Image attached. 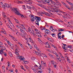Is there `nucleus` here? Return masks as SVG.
<instances>
[{
  "instance_id": "7ed1b4c3",
  "label": "nucleus",
  "mask_w": 73,
  "mask_h": 73,
  "mask_svg": "<svg viewBox=\"0 0 73 73\" xmlns=\"http://www.w3.org/2000/svg\"><path fill=\"white\" fill-rule=\"evenodd\" d=\"M50 1L51 3L52 4H53V5H51V7H52V8H58L55 6V5H56V3H55L54 2V1H52V0H50Z\"/></svg>"
},
{
  "instance_id": "8fccbe9b",
  "label": "nucleus",
  "mask_w": 73,
  "mask_h": 73,
  "mask_svg": "<svg viewBox=\"0 0 73 73\" xmlns=\"http://www.w3.org/2000/svg\"><path fill=\"white\" fill-rule=\"evenodd\" d=\"M0 42L1 43V44H0V48H2V47H3V46H1L0 45H3V43H1V42Z\"/></svg>"
},
{
  "instance_id": "1a4fd4ad",
  "label": "nucleus",
  "mask_w": 73,
  "mask_h": 73,
  "mask_svg": "<svg viewBox=\"0 0 73 73\" xmlns=\"http://www.w3.org/2000/svg\"><path fill=\"white\" fill-rule=\"evenodd\" d=\"M35 19L36 21H40V20H41V18L40 17H38L35 16Z\"/></svg>"
},
{
  "instance_id": "39448f33",
  "label": "nucleus",
  "mask_w": 73,
  "mask_h": 73,
  "mask_svg": "<svg viewBox=\"0 0 73 73\" xmlns=\"http://www.w3.org/2000/svg\"><path fill=\"white\" fill-rule=\"evenodd\" d=\"M68 26H67V27H69V28H72L73 27L71 25H70V23L72 25H73V21H70V22H68Z\"/></svg>"
},
{
  "instance_id": "680f3d73",
  "label": "nucleus",
  "mask_w": 73,
  "mask_h": 73,
  "mask_svg": "<svg viewBox=\"0 0 73 73\" xmlns=\"http://www.w3.org/2000/svg\"><path fill=\"white\" fill-rule=\"evenodd\" d=\"M44 66H45V67H46V63H44Z\"/></svg>"
},
{
  "instance_id": "a18cd8bd",
  "label": "nucleus",
  "mask_w": 73,
  "mask_h": 73,
  "mask_svg": "<svg viewBox=\"0 0 73 73\" xmlns=\"http://www.w3.org/2000/svg\"><path fill=\"white\" fill-rule=\"evenodd\" d=\"M15 53L16 54V55H19V54L17 51H15Z\"/></svg>"
},
{
  "instance_id": "4d7b16f0",
  "label": "nucleus",
  "mask_w": 73,
  "mask_h": 73,
  "mask_svg": "<svg viewBox=\"0 0 73 73\" xmlns=\"http://www.w3.org/2000/svg\"><path fill=\"white\" fill-rule=\"evenodd\" d=\"M7 63L8 66H10V64L9 63V62H7Z\"/></svg>"
},
{
  "instance_id": "49530a36",
  "label": "nucleus",
  "mask_w": 73,
  "mask_h": 73,
  "mask_svg": "<svg viewBox=\"0 0 73 73\" xmlns=\"http://www.w3.org/2000/svg\"><path fill=\"white\" fill-rule=\"evenodd\" d=\"M58 38H60V39H61V36H60L59 35H58Z\"/></svg>"
},
{
  "instance_id": "412c9836",
  "label": "nucleus",
  "mask_w": 73,
  "mask_h": 73,
  "mask_svg": "<svg viewBox=\"0 0 73 73\" xmlns=\"http://www.w3.org/2000/svg\"><path fill=\"white\" fill-rule=\"evenodd\" d=\"M2 14L3 15V16L4 18H5L6 17H7V16L5 15V13L4 12H3Z\"/></svg>"
},
{
  "instance_id": "9b49d317",
  "label": "nucleus",
  "mask_w": 73,
  "mask_h": 73,
  "mask_svg": "<svg viewBox=\"0 0 73 73\" xmlns=\"http://www.w3.org/2000/svg\"><path fill=\"white\" fill-rule=\"evenodd\" d=\"M52 64L54 66V68H56V67L57 66V65H56V63L54 61L52 62Z\"/></svg>"
},
{
  "instance_id": "5fc2aeb1",
  "label": "nucleus",
  "mask_w": 73,
  "mask_h": 73,
  "mask_svg": "<svg viewBox=\"0 0 73 73\" xmlns=\"http://www.w3.org/2000/svg\"><path fill=\"white\" fill-rule=\"evenodd\" d=\"M21 25V28H24L25 27H24V26L23 25Z\"/></svg>"
},
{
  "instance_id": "de8ad7c7",
  "label": "nucleus",
  "mask_w": 73,
  "mask_h": 73,
  "mask_svg": "<svg viewBox=\"0 0 73 73\" xmlns=\"http://www.w3.org/2000/svg\"><path fill=\"white\" fill-rule=\"evenodd\" d=\"M36 50H38V52H40V50H39V49L38 48V47H36Z\"/></svg>"
},
{
  "instance_id": "0e129e2a",
  "label": "nucleus",
  "mask_w": 73,
  "mask_h": 73,
  "mask_svg": "<svg viewBox=\"0 0 73 73\" xmlns=\"http://www.w3.org/2000/svg\"><path fill=\"white\" fill-rule=\"evenodd\" d=\"M59 22H61L62 23H64V21H62L61 20H60L59 21Z\"/></svg>"
},
{
  "instance_id": "2eb2a0df",
  "label": "nucleus",
  "mask_w": 73,
  "mask_h": 73,
  "mask_svg": "<svg viewBox=\"0 0 73 73\" xmlns=\"http://www.w3.org/2000/svg\"><path fill=\"white\" fill-rule=\"evenodd\" d=\"M35 53H36V54H37V55H40V57L41 56V54L40 53V52H38L36 51H35Z\"/></svg>"
},
{
  "instance_id": "6e6552de",
  "label": "nucleus",
  "mask_w": 73,
  "mask_h": 73,
  "mask_svg": "<svg viewBox=\"0 0 73 73\" xmlns=\"http://www.w3.org/2000/svg\"><path fill=\"white\" fill-rule=\"evenodd\" d=\"M53 9L54 11V12H62V11H60V9H56L55 8H53Z\"/></svg>"
},
{
  "instance_id": "c756f323",
  "label": "nucleus",
  "mask_w": 73,
  "mask_h": 73,
  "mask_svg": "<svg viewBox=\"0 0 73 73\" xmlns=\"http://www.w3.org/2000/svg\"><path fill=\"white\" fill-rule=\"evenodd\" d=\"M2 52L3 53H4V52H3V50H2V49H1V50H0V54H1L2 55L3 54L1 53Z\"/></svg>"
},
{
  "instance_id": "b1692460",
  "label": "nucleus",
  "mask_w": 73,
  "mask_h": 73,
  "mask_svg": "<svg viewBox=\"0 0 73 73\" xmlns=\"http://www.w3.org/2000/svg\"><path fill=\"white\" fill-rule=\"evenodd\" d=\"M32 69L33 70L34 72H35V73H38V72L36 71V70H35V68H32Z\"/></svg>"
},
{
  "instance_id": "774afa93",
  "label": "nucleus",
  "mask_w": 73,
  "mask_h": 73,
  "mask_svg": "<svg viewBox=\"0 0 73 73\" xmlns=\"http://www.w3.org/2000/svg\"><path fill=\"white\" fill-rule=\"evenodd\" d=\"M69 50L71 52H72V53H73V50Z\"/></svg>"
},
{
  "instance_id": "9d476101",
  "label": "nucleus",
  "mask_w": 73,
  "mask_h": 73,
  "mask_svg": "<svg viewBox=\"0 0 73 73\" xmlns=\"http://www.w3.org/2000/svg\"><path fill=\"white\" fill-rule=\"evenodd\" d=\"M36 35L39 37H41V34L39 32H36Z\"/></svg>"
},
{
  "instance_id": "aec40b11",
  "label": "nucleus",
  "mask_w": 73,
  "mask_h": 73,
  "mask_svg": "<svg viewBox=\"0 0 73 73\" xmlns=\"http://www.w3.org/2000/svg\"><path fill=\"white\" fill-rule=\"evenodd\" d=\"M65 7H66V8L70 10V11H72L71 9V8H69V7L68 6V5H65Z\"/></svg>"
},
{
  "instance_id": "2f4dec72",
  "label": "nucleus",
  "mask_w": 73,
  "mask_h": 73,
  "mask_svg": "<svg viewBox=\"0 0 73 73\" xmlns=\"http://www.w3.org/2000/svg\"><path fill=\"white\" fill-rule=\"evenodd\" d=\"M2 49H1L3 50H6V48H5V46H2Z\"/></svg>"
},
{
  "instance_id": "f3484780",
  "label": "nucleus",
  "mask_w": 73,
  "mask_h": 73,
  "mask_svg": "<svg viewBox=\"0 0 73 73\" xmlns=\"http://www.w3.org/2000/svg\"><path fill=\"white\" fill-rule=\"evenodd\" d=\"M38 70H39L38 72V73H42V71L41 69L40 68H38Z\"/></svg>"
},
{
  "instance_id": "7c9ffc66",
  "label": "nucleus",
  "mask_w": 73,
  "mask_h": 73,
  "mask_svg": "<svg viewBox=\"0 0 73 73\" xmlns=\"http://www.w3.org/2000/svg\"><path fill=\"white\" fill-rule=\"evenodd\" d=\"M63 49H64V50H67V47H64L63 46H62V47Z\"/></svg>"
},
{
  "instance_id": "bb28decb",
  "label": "nucleus",
  "mask_w": 73,
  "mask_h": 73,
  "mask_svg": "<svg viewBox=\"0 0 73 73\" xmlns=\"http://www.w3.org/2000/svg\"><path fill=\"white\" fill-rule=\"evenodd\" d=\"M40 66H39V68H40L41 69V67L42 68V69H44V67L43 66H42V65H41L40 64H39Z\"/></svg>"
},
{
  "instance_id": "37998d69",
  "label": "nucleus",
  "mask_w": 73,
  "mask_h": 73,
  "mask_svg": "<svg viewBox=\"0 0 73 73\" xmlns=\"http://www.w3.org/2000/svg\"><path fill=\"white\" fill-rule=\"evenodd\" d=\"M9 55L10 56V57H12V56H13L12 54V53H9Z\"/></svg>"
},
{
  "instance_id": "a211bd4d",
  "label": "nucleus",
  "mask_w": 73,
  "mask_h": 73,
  "mask_svg": "<svg viewBox=\"0 0 73 73\" xmlns=\"http://www.w3.org/2000/svg\"><path fill=\"white\" fill-rule=\"evenodd\" d=\"M41 14H42V15H43L44 14H45V15H46L47 16H48V15H49V13H46V12H44V13H43L42 12H41Z\"/></svg>"
},
{
  "instance_id": "72a5a7b5",
  "label": "nucleus",
  "mask_w": 73,
  "mask_h": 73,
  "mask_svg": "<svg viewBox=\"0 0 73 73\" xmlns=\"http://www.w3.org/2000/svg\"><path fill=\"white\" fill-rule=\"evenodd\" d=\"M20 31L21 33H25L24 32V31L23 30V29H20Z\"/></svg>"
},
{
  "instance_id": "4c0bfd02",
  "label": "nucleus",
  "mask_w": 73,
  "mask_h": 73,
  "mask_svg": "<svg viewBox=\"0 0 73 73\" xmlns=\"http://www.w3.org/2000/svg\"><path fill=\"white\" fill-rule=\"evenodd\" d=\"M51 35L53 37H55V34L53 33L52 34H51Z\"/></svg>"
},
{
  "instance_id": "3c124183",
  "label": "nucleus",
  "mask_w": 73,
  "mask_h": 73,
  "mask_svg": "<svg viewBox=\"0 0 73 73\" xmlns=\"http://www.w3.org/2000/svg\"><path fill=\"white\" fill-rule=\"evenodd\" d=\"M29 40H30V41L31 42H32V43H33V44L34 43L33 42V41H32V40H31V38H29Z\"/></svg>"
},
{
  "instance_id": "20e7f679",
  "label": "nucleus",
  "mask_w": 73,
  "mask_h": 73,
  "mask_svg": "<svg viewBox=\"0 0 73 73\" xmlns=\"http://www.w3.org/2000/svg\"><path fill=\"white\" fill-rule=\"evenodd\" d=\"M42 31H43L44 30H45V33H46L47 34L49 33L50 32V31L48 29H46V28H42L41 29H40Z\"/></svg>"
},
{
  "instance_id": "338daca9",
  "label": "nucleus",
  "mask_w": 73,
  "mask_h": 73,
  "mask_svg": "<svg viewBox=\"0 0 73 73\" xmlns=\"http://www.w3.org/2000/svg\"><path fill=\"white\" fill-rule=\"evenodd\" d=\"M9 24H12V23H11L10 20H9Z\"/></svg>"
},
{
  "instance_id": "0eeeda50",
  "label": "nucleus",
  "mask_w": 73,
  "mask_h": 73,
  "mask_svg": "<svg viewBox=\"0 0 73 73\" xmlns=\"http://www.w3.org/2000/svg\"><path fill=\"white\" fill-rule=\"evenodd\" d=\"M15 47L16 48V49L15 50V52H20V50L19 48L18 47H17V46L16 44L15 46Z\"/></svg>"
},
{
  "instance_id": "ddd939ff",
  "label": "nucleus",
  "mask_w": 73,
  "mask_h": 73,
  "mask_svg": "<svg viewBox=\"0 0 73 73\" xmlns=\"http://www.w3.org/2000/svg\"><path fill=\"white\" fill-rule=\"evenodd\" d=\"M9 36H10L11 37V38H12L13 39V40H14V41H17V40H16V39L15 38H14V37H13V36H12V35H11L10 34H9Z\"/></svg>"
},
{
  "instance_id": "dca6fc26",
  "label": "nucleus",
  "mask_w": 73,
  "mask_h": 73,
  "mask_svg": "<svg viewBox=\"0 0 73 73\" xmlns=\"http://www.w3.org/2000/svg\"><path fill=\"white\" fill-rule=\"evenodd\" d=\"M29 1H31V0H26V2H28L27 3V4H32V3L31 2Z\"/></svg>"
},
{
  "instance_id": "5701e85b",
  "label": "nucleus",
  "mask_w": 73,
  "mask_h": 73,
  "mask_svg": "<svg viewBox=\"0 0 73 73\" xmlns=\"http://www.w3.org/2000/svg\"><path fill=\"white\" fill-rule=\"evenodd\" d=\"M8 45H10V46H11V47H13L14 46H13V44H11V43L9 42L8 43Z\"/></svg>"
},
{
  "instance_id": "cd10ccee",
  "label": "nucleus",
  "mask_w": 73,
  "mask_h": 73,
  "mask_svg": "<svg viewBox=\"0 0 73 73\" xmlns=\"http://www.w3.org/2000/svg\"><path fill=\"white\" fill-rule=\"evenodd\" d=\"M46 3H47L48 4H49L50 3V1L49 0H44Z\"/></svg>"
},
{
  "instance_id": "ea45409f",
  "label": "nucleus",
  "mask_w": 73,
  "mask_h": 73,
  "mask_svg": "<svg viewBox=\"0 0 73 73\" xmlns=\"http://www.w3.org/2000/svg\"><path fill=\"white\" fill-rule=\"evenodd\" d=\"M51 65H52V63L51 62H49V68L52 66Z\"/></svg>"
},
{
  "instance_id": "4468645a",
  "label": "nucleus",
  "mask_w": 73,
  "mask_h": 73,
  "mask_svg": "<svg viewBox=\"0 0 73 73\" xmlns=\"http://www.w3.org/2000/svg\"><path fill=\"white\" fill-rule=\"evenodd\" d=\"M22 56H21L19 58V59L21 60L24 61L25 60V58H22Z\"/></svg>"
},
{
  "instance_id": "58836bf2",
  "label": "nucleus",
  "mask_w": 73,
  "mask_h": 73,
  "mask_svg": "<svg viewBox=\"0 0 73 73\" xmlns=\"http://www.w3.org/2000/svg\"><path fill=\"white\" fill-rule=\"evenodd\" d=\"M23 35H21L22 36V37H25V35H26V33H23Z\"/></svg>"
},
{
  "instance_id": "864d4df0",
  "label": "nucleus",
  "mask_w": 73,
  "mask_h": 73,
  "mask_svg": "<svg viewBox=\"0 0 73 73\" xmlns=\"http://www.w3.org/2000/svg\"><path fill=\"white\" fill-rule=\"evenodd\" d=\"M25 68H26L27 69H28V68H29L28 67V66H27L26 65H25Z\"/></svg>"
},
{
  "instance_id": "473e14b6",
  "label": "nucleus",
  "mask_w": 73,
  "mask_h": 73,
  "mask_svg": "<svg viewBox=\"0 0 73 73\" xmlns=\"http://www.w3.org/2000/svg\"><path fill=\"white\" fill-rule=\"evenodd\" d=\"M28 45L31 49H32V46H31V45H30L29 43H28Z\"/></svg>"
},
{
  "instance_id": "603ef678",
  "label": "nucleus",
  "mask_w": 73,
  "mask_h": 73,
  "mask_svg": "<svg viewBox=\"0 0 73 73\" xmlns=\"http://www.w3.org/2000/svg\"><path fill=\"white\" fill-rule=\"evenodd\" d=\"M72 6H71V9L72 10H73V4H72V5H71Z\"/></svg>"
},
{
  "instance_id": "13d9d810",
  "label": "nucleus",
  "mask_w": 73,
  "mask_h": 73,
  "mask_svg": "<svg viewBox=\"0 0 73 73\" xmlns=\"http://www.w3.org/2000/svg\"><path fill=\"white\" fill-rule=\"evenodd\" d=\"M67 48H72V46L68 45L67 46Z\"/></svg>"
},
{
  "instance_id": "6ab92c4d",
  "label": "nucleus",
  "mask_w": 73,
  "mask_h": 73,
  "mask_svg": "<svg viewBox=\"0 0 73 73\" xmlns=\"http://www.w3.org/2000/svg\"><path fill=\"white\" fill-rule=\"evenodd\" d=\"M56 3L58 4V5H59L60 7H61V4L60 3L59 1H56Z\"/></svg>"
},
{
  "instance_id": "09e8293b",
  "label": "nucleus",
  "mask_w": 73,
  "mask_h": 73,
  "mask_svg": "<svg viewBox=\"0 0 73 73\" xmlns=\"http://www.w3.org/2000/svg\"><path fill=\"white\" fill-rule=\"evenodd\" d=\"M31 59L32 60H35V58L34 57H32L31 58Z\"/></svg>"
},
{
  "instance_id": "c9c22d12",
  "label": "nucleus",
  "mask_w": 73,
  "mask_h": 73,
  "mask_svg": "<svg viewBox=\"0 0 73 73\" xmlns=\"http://www.w3.org/2000/svg\"><path fill=\"white\" fill-rule=\"evenodd\" d=\"M17 2L18 3H20V4H23V2L21 1H17Z\"/></svg>"
},
{
  "instance_id": "f257e3e1",
  "label": "nucleus",
  "mask_w": 73,
  "mask_h": 73,
  "mask_svg": "<svg viewBox=\"0 0 73 73\" xmlns=\"http://www.w3.org/2000/svg\"><path fill=\"white\" fill-rule=\"evenodd\" d=\"M11 9H12L13 11L14 12H15V13H16V14H17V15L21 16V17H22V18H23V17H24V15H21V14H20V12L17 10V8H11Z\"/></svg>"
},
{
  "instance_id": "bf43d9fd",
  "label": "nucleus",
  "mask_w": 73,
  "mask_h": 73,
  "mask_svg": "<svg viewBox=\"0 0 73 73\" xmlns=\"http://www.w3.org/2000/svg\"><path fill=\"white\" fill-rule=\"evenodd\" d=\"M46 50L47 51H48V52H50V50L48 49H46Z\"/></svg>"
},
{
  "instance_id": "69168bd1",
  "label": "nucleus",
  "mask_w": 73,
  "mask_h": 73,
  "mask_svg": "<svg viewBox=\"0 0 73 73\" xmlns=\"http://www.w3.org/2000/svg\"><path fill=\"white\" fill-rule=\"evenodd\" d=\"M47 40H48L49 41H50L51 40V38H47Z\"/></svg>"
},
{
  "instance_id": "393cba45",
  "label": "nucleus",
  "mask_w": 73,
  "mask_h": 73,
  "mask_svg": "<svg viewBox=\"0 0 73 73\" xmlns=\"http://www.w3.org/2000/svg\"><path fill=\"white\" fill-rule=\"evenodd\" d=\"M48 42H47L46 43V45H48V46H46V47H48V48H50V46H49V45L48 44Z\"/></svg>"
},
{
  "instance_id": "e433bc0d",
  "label": "nucleus",
  "mask_w": 73,
  "mask_h": 73,
  "mask_svg": "<svg viewBox=\"0 0 73 73\" xmlns=\"http://www.w3.org/2000/svg\"><path fill=\"white\" fill-rule=\"evenodd\" d=\"M63 13H64V15L65 16H68V15H69V14H68L66 13L63 12Z\"/></svg>"
},
{
  "instance_id": "6e6d98bb",
  "label": "nucleus",
  "mask_w": 73,
  "mask_h": 73,
  "mask_svg": "<svg viewBox=\"0 0 73 73\" xmlns=\"http://www.w3.org/2000/svg\"><path fill=\"white\" fill-rule=\"evenodd\" d=\"M21 68L22 69H24V67L23 66H21Z\"/></svg>"
},
{
  "instance_id": "052dcab7",
  "label": "nucleus",
  "mask_w": 73,
  "mask_h": 73,
  "mask_svg": "<svg viewBox=\"0 0 73 73\" xmlns=\"http://www.w3.org/2000/svg\"><path fill=\"white\" fill-rule=\"evenodd\" d=\"M62 44L63 45H64V47H65V46H66V44H64V43H62Z\"/></svg>"
},
{
  "instance_id": "4be33fe9",
  "label": "nucleus",
  "mask_w": 73,
  "mask_h": 73,
  "mask_svg": "<svg viewBox=\"0 0 73 73\" xmlns=\"http://www.w3.org/2000/svg\"><path fill=\"white\" fill-rule=\"evenodd\" d=\"M13 19L15 20V22L19 24V21L17 20L16 19L15 17H14L13 18Z\"/></svg>"
},
{
  "instance_id": "f03ea898",
  "label": "nucleus",
  "mask_w": 73,
  "mask_h": 73,
  "mask_svg": "<svg viewBox=\"0 0 73 73\" xmlns=\"http://www.w3.org/2000/svg\"><path fill=\"white\" fill-rule=\"evenodd\" d=\"M1 5L2 6L3 8H5V7H6L7 8H9V7H10L9 5L7 4H5V5H3V4L2 2H1Z\"/></svg>"
},
{
  "instance_id": "a878e982",
  "label": "nucleus",
  "mask_w": 73,
  "mask_h": 73,
  "mask_svg": "<svg viewBox=\"0 0 73 73\" xmlns=\"http://www.w3.org/2000/svg\"><path fill=\"white\" fill-rule=\"evenodd\" d=\"M66 2H67L68 3V4H69L70 5H73V3H70V2H69L68 1L66 0Z\"/></svg>"
},
{
  "instance_id": "79ce46f5",
  "label": "nucleus",
  "mask_w": 73,
  "mask_h": 73,
  "mask_svg": "<svg viewBox=\"0 0 73 73\" xmlns=\"http://www.w3.org/2000/svg\"><path fill=\"white\" fill-rule=\"evenodd\" d=\"M36 24L37 25H39V24L38 23V21H36L35 22Z\"/></svg>"
},
{
  "instance_id": "a19ab883",
  "label": "nucleus",
  "mask_w": 73,
  "mask_h": 73,
  "mask_svg": "<svg viewBox=\"0 0 73 73\" xmlns=\"http://www.w3.org/2000/svg\"><path fill=\"white\" fill-rule=\"evenodd\" d=\"M25 64H28V62L27 61H23Z\"/></svg>"
},
{
  "instance_id": "f8f14e48",
  "label": "nucleus",
  "mask_w": 73,
  "mask_h": 73,
  "mask_svg": "<svg viewBox=\"0 0 73 73\" xmlns=\"http://www.w3.org/2000/svg\"><path fill=\"white\" fill-rule=\"evenodd\" d=\"M34 15H31V21L33 22L35 21V19L34 18Z\"/></svg>"
},
{
  "instance_id": "e2e57ef3",
  "label": "nucleus",
  "mask_w": 73,
  "mask_h": 73,
  "mask_svg": "<svg viewBox=\"0 0 73 73\" xmlns=\"http://www.w3.org/2000/svg\"><path fill=\"white\" fill-rule=\"evenodd\" d=\"M10 29H11V30L13 32H15V31H14V30H13V29H12V28H10Z\"/></svg>"
},
{
  "instance_id": "c85d7f7f",
  "label": "nucleus",
  "mask_w": 73,
  "mask_h": 73,
  "mask_svg": "<svg viewBox=\"0 0 73 73\" xmlns=\"http://www.w3.org/2000/svg\"><path fill=\"white\" fill-rule=\"evenodd\" d=\"M50 31H52V32H55V30L53 29V28H50Z\"/></svg>"
},
{
  "instance_id": "c03bdc74",
  "label": "nucleus",
  "mask_w": 73,
  "mask_h": 73,
  "mask_svg": "<svg viewBox=\"0 0 73 73\" xmlns=\"http://www.w3.org/2000/svg\"><path fill=\"white\" fill-rule=\"evenodd\" d=\"M38 5V6H40V7H43V5H41L40 4H37Z\"/></svg>"
},
{
  "instance_id": "423d86ee",
  "label": "nucleus",
  "mask_w": 73,
  "mask_h": 73,
  "mask_svg": "<svg viewBox=\"0 0 73 73\" xmlns=\"http://www.w3.org/2000/svg\"><path fill=\"white\" fill-rule=\"evenodd\" d=\"M28 31L31 33H33V35H35V33L33 32V30L32 29H30L29 28H28Z\"/></svg>"
},
{
  "instance_id": "f704fd0d",
  "label": "nucleus",
  "mask_w": 73,
  "mask_h": 73,
  "mask_svg": "<svg viewBox=\"0 0 73 73\" xmlns=\"http://www.w3.org/2000/svg\"><path fill=\"white\" fill-rule=\"evenodd\" d=\"M64 31V30L63 29H59V30H58V32H62V31Z\"/></svg>"
}]
</instances>
